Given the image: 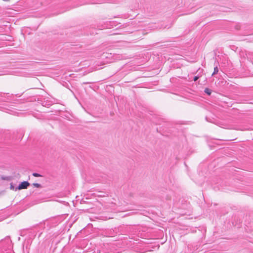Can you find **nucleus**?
Returning a JSON list of instances; mask_svg holds the SVG:
<instances>
[{"mask_svg":"<svg viewBox=\"0 0 253 253\" xmlns=\"http://www.w3.org/2000/svg\"><path fill=\"white\" fill-rule=\"evenodd\" d=\"M48 225V222L45 220L30 228L27 229L26 230L29 231V233H31L32 234L31 236L34 238L36 236L38 232H40V237L42 234V230L45 228V226Z\"/></svg>","mask_w":253,"mask_h":253,"instance_id":"1","label":"nucleus"},{"mask_svg":"<svg viewBox=\"0 0 253 253\" xmlns=\"http://www.w3.org/2000/svg\"><path fill=\"white\" fill-rule=\"evenodd\" d=\"M11 241L9 237H6L0 242V253H11Z\"/></svg>","mask_w":253,"mask_h":253,"instance_id":"2","label":"nucleus"},{"mask_svg":"<svg viewBox=\"0 0 253 253\" xmlns=\"http://www.w3.org/2000/svg\"><path fill=\"white\" fill-rule=\"evenodd\" d=\"M30 185V183L27 181H24L21 182L19 185L15 188V191L17 190H22L27 189Z\"/></svg>","mask_w":253,"mask_h":253,"instance_id":"3","label":"nucleus"},{"mask_svg":"<svg viewBox=\"0 0 253 253\" xmlns=\"http://www.w3.org/2000/svg\"><path fill=\"white\" fill-rule=\"evenodd\" d=\"M10 95L9 93H2L0 92V101L4 102H9V97Z\"/></svg>","mask_w":253,"mask_h":253,"instance_id":"4","label":"nucleus"},{"mask_svg":"<svg viewBox=\"0 0 253 253\" xmlns=\"http://www.w3.org/2000/svg\"><path fill=\"white\" fill-rule=\"evenodd\" d=\"M0 178L3 180L10 181L12 179V177L11 176H4L1 175Z\"/></svg>","mask_w":253,"mask_h":253,"instance_id":"5","label":"nucleus"},{"mask_svg":"<svg viewBox=\"0 0 253 253\" xmlns=\"http://www.w3.org/2000/svg\"><path fill=\"white\" fill-rule=\"evenodd\" d=\"M42 104L43 106H51L52 104V103L50 101L44 100L42 102Z\"/></svg>","mask_w":253,"mask_h":253,"instance_id":"6","label":"nucleus"},{"mask_svg":"<svg viewBox=\"0 0 253 253\" xmlns=\"http://www.w3.org/2000/svg\"><path fill=\"white\" fill-rule=\"evenodd\" d=\"M204 92L209 95H210L211 93V89L209 88H206L204 90Z\"/></svg>","mask_w":253,"mask_h":253,"instance_id":"7","label":"nucleus"},{"mask_svg":"<svg viewBox=\"0 0 253 253\" xmlns=\"http://www.w3.org/2000/svg\"><path fill=\"white\" fill-rule=\"evenodd\" d=\"M218 72V68L217 66H215L214 68V71H213V72L212 74V76H213L214 75L217 74Z\"/></svg>","mask_w":253,"mask_h":253,"instance_id":"8","label":"nucleus"},{"mask_svg":"<svg viewBox=\"0 0 253 253\" xmlns=\"http://www.w3.org/2000/svg\"><path fill=\"white\" fill-rule=\"evenodd\" d=\"M33 185L35 187H37V188H41L42 187V185L39 184V183H34L33 184Z\"/></svg>","mask_w":253,"mask_h":253,"instance_id":"9","label":"nucleus"},{"mask_svg":"<svg viewBox=\"0 0 253 253\" xmlns=\"http://www.w3.org/2000/svg\"><path fill=\"white\" fill-rule=\"evenodd\" d=\"M32 175L35 176V177H41L42 176V175H41L40 174L38 173H37V172H34L33 173Z\"/></svg>","mask_w":253,"mask_h":253,"instance_id":"10","label":"nucleus"},{"mask_svg":"<svg viewBox=\"0 0 253 253\" xmlns=\"http://www.w3.org/2000/svg\"><path fill=\"white\" fill-rule=\"evenodd\" d=\"M15 188L14 185H13L12 183H10V189L11 190H15Z\"/></svg>","mask_w":253,"mask_h":253,"instance_id":"11","label":"nucleus"},{"mask_svg":"<svg viewBox=\"0 0 253 253\" xmlns=\"http://www.w3.org/2000/svg\"><path fill=\"white\" fill-rule=\"evenodd\" d=\"M199 78V76H195L194 79H193V80L194 82H196V81L198 80V79Z\"/></svg>","mask_w":253,"mask_h":253,"instance_id":"12","label":"nucleus"}]
</instances>
